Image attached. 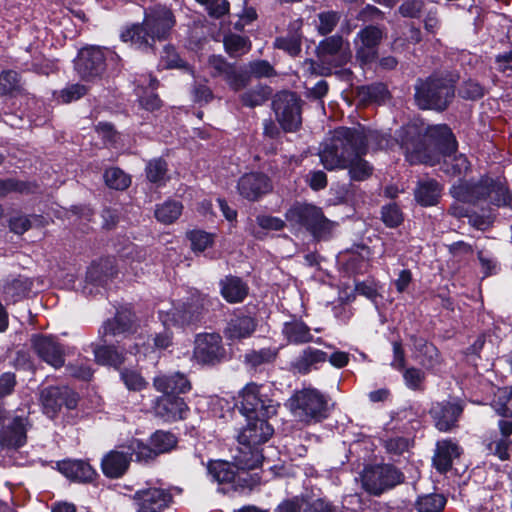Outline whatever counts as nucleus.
Instances as JSON below:
<instances>
[{
    "mask_svg": "<svg viewBox=\"0 0 512 512\" xmlns=\"http://www.w3.org/2000/svg\"><path fill=\"white\" fill-rule=\"evenodd\" d=\"M398 138L406 159L411 164L434 166L443 158L441 168L446 174L459 176L469 169L466 156L454 154L457 143L447 125L424 129L416 123H410L399 131Z\"/></svg>",
    "mask_w": 512,
    "mask_h": 512,
    "instance_id": "nucleus-1",
    "label": "nucleus"
},
{
    "mask_svg": "<svg viewBox=\"0 0 512 512\" xmlns=\"http://www.w3.org/2000/svg\"><path fill=\"white\" fill-rule=\"evenodd\" d=\"M377 138L376 131L363 126L337 128L320 150L321 163L328 170L347 169L351 180L364 181L371 176L373 168L362 156L369 143Z\"/></svg>",
    "mask_w": 512,
    "mask_h": 512,
    "instance_id": "nucleus-2",
    "label": "nucleus"
},
{
    "mask_svg": "<svg viewBox=\"0 0 512 512\" xmlns=\"http://www.w3.org/2000/svg\"><path fill=\"white\" fill-rule=\"evenodd\" d=\"M450 194L455 202L450 207L451 213L456 217L468 216L469 222L478 229H485L492 222L490 215H468L470 206H502L509 203L510 196L502 185L492 179H481L478 183L462 181L454 184Z\"/></svg>",
    "mask_w": 512,
    "mask_h": 512,
    "instance_id": "nucleus-3",
    "label": "nucleus"
},
{
    "mask_svg": "<svg viewBox=\"0 0 512 512\" xmlns=\"http://www.w3.org/2000/svg\"><path fill=\"white\" fill-rule=\"evenodd\" d=\"M175 23L172 11L158 5L145 12L142 25H134L122 32L121 39L123 42H131L138 48H147L152 46L155 40L166 39Z\"/></svg>",
    "mask_w": 512,
    "mask_h": 512,
    "instance_id": "nucleus-4",
    "label": "nucleus"
},
{
    "mask_svg": "<svg viewBox=\"0 0 512 512\" xmlns=\"http://www.w3.org/2000/svg\"><path fill=\"white\" fill-rule=\"evenodd\" d=\"M262 456L257 452H251V457L239 450L234 456V463L216 461L210 463L208 470L212 479L219 484H231L234 489L238 487H251L247 470L258 467L262 462Z\"/></svg>",
    "mask_w": 512,
    "mask_h": 512,
    "instance_id": "nucleus-5",
    "label": "nucleus"
},
{
    "mask_svg": "<svg viewBox=\"0 0 512 512\" xmlns=\"http://www.w3.org/2000/svg\"><path fill=\"white\" fill-rule=\"evenodd\" d=\"M454 97V79L451 76H431L415 87V100L421 109H446Z\"/></svg>",
    "mask_w": 512,
    "mask_h": 512,
    "instance_id": "nucleus-6",
    "label": "nucleus"
},
{
    "mask_svg": "<svg viewBox=\"0 0 512 512\" xmlns=\"http://www.w3.org/2000/svg\"><path fill=\"white\" fill-rule=\"evenodd\" d=\"M292 224L305 227L317 240H327L333 236L338 224L326 218L322 210L310 204L297 203L285 214Z\"/></svg>",
    "mask_w": 512,
    "mask_h": 512,
    "instance_id": "nucleus-7",
    "label": "nucleus"
},
{
    "mask_svg": "<svg viewBox=\"0 0 512 512\" xmlns=\"http://www.w3.org/2000/svg\"><path fill=\"white\" fill-rule=\"evenodd\" d=\"M288 407L295 417L305 423L319 422L327 416V400L315 388L296 391L288 400Z\"/></svg>",
    "mask_w": 512,
    "mask_h": 512,
    "instance_id": "nucleus-8",
    "label": "nucleus"
},
{
    "mask_svg": "<svg viewBox=\"0 0 512 512\" xmlns=\"http://www.w3.org/2000/svg\"><path fill=\"white\" fill-rule=\"evenodd\" d=\"M267 387L248 383L240 392V411L247 418L271 417L277 413L278 403L269 397Z\"/></svg>",
    "mask_w": 512,
    "mask_h": 512,
    "instance_id": "nucleus-9",
    "label": "nucleus"
},
{
    "mask_svg": "<svg viewBox=\"0 0 512 512\" xmlns=\"http://www.w3.org/2000/svg\"><path fill=\"white\" fill-rule=\"evenodd\" d=\"M361 478L363 488L373 495H380L403 481L402 473L389 464L368 466Z\"/></svg>",
    "mask_w": 512,
    "mask_h": 512,
    "instance_id": "nucleus-10",
    "label": "nucleus"
},
{
    "mask_svg": "<svg viewBox=\"0 0 512 512\" xmlns=\"http://www.w3.org/2000/svg\"><path fill=\"white\" fill-rule=\"evenodd\" d=\"M204 299L198 291H192L186 302H180L169 311H159V317L165 327L188 326L199 320Z\"/></svg>",
    "mask_w": 512,
    "mask_h": 512,
    "instance_id": "nucleus-11",
    "label": "nucleus"
},
{
    "mask_svg": "<svg viewBox=\"0 0 512 512\" xmlns=\"http://www.w3.org/2000/svg\"><path fill=\"white\" fill-rule=\"evenodd\" d=\"M268 417H251L247 419V425L238 435V442L246 457H251V452L257 451L261 456L258 446L266 443L274 434L273 427L267 421Z\"/></svg>",
    "mask_w": 512,
    "mask_h": 512,
    "instance_id": "nucleus-12",
    "label": "nucleus"
},
{
    "mask_svg": "<svg viewBox=\"0 0 512 512\" xmlns=\"http://www.w3.org/2000/svg\"><path fill=\"white\" fill-rule=\"evenodd\" d=\"M273 108L279 124L285 131L294 132L301 126L300 99L295 93H278L273 100Z\"/></svg>",
    "mask_w": 512,
    "mask_h": 512,
    "instance_id": "nucleus-13",
    "label": "nucleus"
},
{
    "mask_svg": "<svg viewBox=\"0 0 512 512\" xmlns=\"http://www.w3.org/2000/svg\"><path fill=\"white\" fill-rule=\"evenodd\" d=\"M177 443L176 437L169 432L156 431L147 445L139 439H132V448L136 449V461L148 462L162 453L172 450Z\"/></svg>",
    "mask_w": 512,
    "mask_h": 512,
    "instance_id": "nucleus-14",
    "label": "nucleus"
},
{
    "mask_svg": "<svg viewBox=\"0 0 512 512\" xmlns=\"http://www.w3.org/2000/svg\"><path fill=\"white\" fill-rule=\"evenodd\" d=\"M136 456V449L132 448V439L126 444L116 446L105 454L101 461V468L105 476L119 478L129 468L132 456Z\"/></svg>",
    "mask_w": 512,
    "mask_h": 512,
    "instance_id": "nucleus-15",
    "label": "nucleus"
},
{
    "mask_svg": "<svg viewBox=\"0 0 512 512\" xmlns=\"http://www.w3.org/2000/svg\"><path fill=\"white\" fill-rule=\"evenodd\" d=\"M108 54H112L109 49L95 46L82 49L75 63L78 74L86 79L100 75L104 71Z\"/></svg>",
    "mask_w": 512,
    "mask_h": 512,
    "instance_id": "nucleus-16",
    "label": "nucleus"
},
{
    "mask_svg": "<svg viewBox=\"0 0 512 512\" xmlns=\"http://www.w3.org/2000/svg\"><path fill=\"white\" fill-rule=\"evenodd\" d=\"M41 403L44 413L53 418L63 405L74 409L77 395L68 387H48L41 391Z\"/></svg>",
    "mask_w": 512,
    "mask_h": 512,
    "instance_id": "nucleus-17",
    "label": "nucleus"
},
{
    "mask_svg": "<svg viewBox=\"0 0 512 512\" xmlns=\"http://www.w3.org/2000/svg\"><path fill=\"white\" fill-rule=\"evenodd\" d=\"M222 338L217 333L199 334L195 340L194 357L202 364H214L224 357Z\"/></svg>",
    "mask_w": 512,
    "mask_h": 512,
    "instance_id": "nucleus-18",
    "label": "nucleus"
},
{
    "mask_svg": "<svg viewBox=\"0 0 512 512\" xmlns=\"http://www.w3.org/2000/svg\"><path fill=\"white\" fill-rule=\"evenodd\" d=\"M133 499L138 512H162L171 500V495L162 488L150 487L135 492Z\"/></svg>",
    "mask_w": 512,
    "mask_h": 512,
    "instance_id": "nucleus-19",
    "label": "nucleus"
},
{
    "mask_svg": "<svg viewBox=\"0 0 512 512\" xmlns=\"http://www.w3.org/2000/svg\"><path fill=\"white\" fill-rule=\"evenodd\" d=\"M237 190L243 198L256 201L272 190V182L263 173H246L238 180Z\"/></svg>",
    "mask_w": 512,
    "mask_h": 512,
    "instance_id": "nucleus-20",
    "label": "nucleus"
},
{
    "mask_svg": "<svg viewBox=\"0 0 512 512\" xmlns=\"http://www.w3.org/2000/svg\"><path fill=\"white\" fill-rule=\"evenodd\" d=\"M318 56L322 63L338 67L347 63L351 55L348 44L344 45L342 37L332 36L320 43Z\"/></svg>",
    "mask_w": 512,
    "mask_h": 512,
    "instance_id": "nucleus-21",
    "label": "nucleus"
},
{
    "mask_svg": "<svg viewBox=\"0 0 512 512\" xmlns=\"http://www.w3.org/2000/svg\"><path fill=\"white\" fill-rule=\"evenodd\" d=\"M383 36L382 31L375 26L362 29L355 40L357 58L363 63H369L376 57V47Z\"/></svg>",
    "mask_w": 512,
    "mask_h": 512,
    "instance_id": "nucleus-22",
    "label": "nucleus"
},
{
    "mask_svg": "<svg viewBox=\"0 0 512 512\" xmlns=\"http://www.w3.org/2000/svg\"><path fill=\"white\" fill-rule=\"evenodd\" d=\"M155 413L164 421L173 422L186 418L189 408L185 401L174 395H162L155 404Z\"/></svg>",
    "mask_w": 512,
    "mask_h": 512,
    "instance_id": "nucleus-23",
    "label": "nucleus"
},
{
    "mask_svg": "<svg viewBox=\"0 0 512 512\" xmlns=\"http://www.w3.org/2000/svg\"><path fill=\"white\" fill-rule=\"evenodd\" d=\"M463 411L459 402H441L432 406L430 413L435 421L436 427L443 432L450 430L457 422Z\"/></svg>",
    "mask_w": 512,
    "mask_h": 512,
    "instance_id": "nucleus-24",
    "label": "nucleus"
},
{
    "mask_svg": "<svg viewBox=\"0 0 512 512\" xmlns=\"http://www.w3.org/2000/svg\"><path fill=\"white\" fill-rule=\"evenodd\" d=\"M499 433L491 435L487 448L493 455L497 456L500 460L509 458V452L512 450V421L499 420L498 422Z\"/></svg>",
    "mask_w": 512,
    "mask_h": 512,
    "instance_id": "nucleus-25",
    "label": "nucleus"
},
{
    "mask_svg": "<svg viewBox=\"0 0 512 512\" xmlns=\"http://www.w3.org/2000/svg\"><path fill=\"white\" fill-rule=\"evenodd\" d=\"M27 420L23 417L10 419L0 430V444L19 448L26 443Z\"/></svg>",
    "mask_w": 512,
    "mask_h": 512,
    "instance_id": "nucleus-26",
    "label": "nucleus"
},
{
    "mask_svg": "<svg viewBox=\"0 0 512 512\" xmlns=\"http://www.w3.org/2000/svg\"><path fill=\"white\" fill-rule=\"evenodd\" d=\"M32 341L33 347L41 359L54 368L63 366V349L53 338L48 336H35Z\"/></svg>",
    "mask_w": 512,
    "mask_h": 512,
    "instance_id": "nucleus-27",
    "label": "nucleus"
},
{
    "mask_svg": "<svg viewBox=\"0 0 512 512\" xmlns=\"http://www.w3.org/2000/svg\"><path fill=\"white\" fill-rule=\"evenodd\" d=\"M153 386L163 395L182 394L191 390L190 381L180 372L157 375L153 379Z\"/></svg>",
    "mask_w": 512,
    "mask_h": 512,
    "instance_id": "nucleus-28",
    "label": "nucleus"
},
{
    "mask_svg": "<svg viewBox=\"0 0 512 512\" xmlns=\"http://www.w3.org/2000/svg\"><path fill=\"white\" fill-rule=\"evenodd\" d=\"M136 93L140 105L149 111H154L160 107L161 101L154 93L158 82L151 75H142L137 81Z\"/></svg>",
    "mask_w": 512,
    "mask_h": 512,
    "instance_id": "nucleus-29",
    "label": "nucleus"
},
{
    "mask_svg": "<svg viewBox=\"0 0 512 512\" xmlns=\"http://www.w3.org/2000/svg\"><path fill=\"white\" fill-rule=\"evenodd\" d=\"M460 454L461 449L456 443L450 440L438 441L433 456L434 467L441 473L447 472L451 468L453 460Z\"/></svg>",
    "mask_w": 512,
    "mask_h": 512,
    "instance_id": "nucleus-30",
    "label": "nucleus"
},
{
    "mask_svg": "<svg viewBox=\"0 0 512 512\" xmlns=\"http://www.w3.org/2000/svg\"><path fill=\"white\" fill-rule=\"evenodd\" d=\"M327 361V354L319 349L308 347L292 362V367L300 374H307L318 369L320 364Z\"/></svg>",
    "mask_w": 512,
    "mask_h": 512,
    "instance_id": "nucleus-31",
    "label": "nucleus"
},
{
    "mask_svg": "<svg viewBox=\"0 0 512 512\" xmlns=\"http://www.w3.org/2000/svg\"><path fill=\"white\" fill-rule=\"evenodd\" d=\"M59 470L67 478L79 481L89 482L95 476V470L92 466L81 460H65L58 463Z\"/></svg>",
    "mask_w": 512,
    "mask_h": 512,
    "instance_id": "nucleus-32",
    "label": "nucleus"
},
{
    "mask_svg": "<svg viewBox=\"0 0 512 512\" xmlns=\"http://www.w3.org/2000/svg\"><path fill=\"white\" fill-rule=\"evenodd\" d=\"M255 328L256 323L253 318L248 316L235 317L229 321L224 333L228 340L236 342L250 337Z\"/></svg>",
    "mask_w": 512,
    "mask_h": 512,
    "instance_id": "nucleus-33",
    "label": "nucleus"
},
{
    "mask_svg": "<svg viewBox=\"0 0 512 512\" xmlns=\"http://www.w3.org/2000/svg\"><path fill=\"white\" fill-rule=\"evenodd\" d=\"M31 287V280L25 276L9 277L3 283V293L6 300L15 303L26 297Z\"/></svg>",
    "mask_w": 512,
    "mask_h": 512,
    "instance_id": "nucleus-34",
    "label": "nucleus"
},
{
    "mask_svg": "<svg viewBox=\"0 0 512 512\" xmlns=\"http://www.w3.org/2000/svg\"><path fill=\"white\" fill-rule=\"evenodd\" d=\"M441 192L442 186L437 181H420L415 189V199L422 206H433L438 203Z\"/></svg>",
    "mask_w": 512,
    "mask_h": 512,
    "instance_id": "nucleus-35",
    "label": "nucleus"
},
{
    "mask_svg": "<svg viewBox=\"0 0 512 512\" xmlns=\"http://www.w3.org/2000/svg\"><path fill=\"white\" fill-rule=\"evenodd\" d=\"M282 334L292 344H303L313 340L310 328L298 319L285 322L282 327Z\"/></svg>",
    "mask_w": 512,
    "mask_h": 512,
    "instance_id": "nucleus-36",
    "label": "nucleus"
},
{
    "mask_svg": "<svg viewBox=\"0 0 512 512\" xmlns=\"http://www.w3.org/2000/svg\"><path fill=\"white\" fill-rule=\"evenodd\" d=\"M247 293L246 284L238 277L229 276L221 281V294L230 303L243 301Z\"/></svg>",
    "mask_w": 512,
    "mask_h": 512,
    "instance_id": "nucleus-37",
    "label": "nucleus"
},
{
    "mask_svg": "<svg viewBox=\"0 0 512 512\" xmlns=\"http://www.w3.org/2000/svg\"><path fill=\"white\" fill-rule=\"evenodd\" d=\"M134 323V315L129 308L119 310L113 321H108L104 325V333L119 335L129 332Z\"/></svg>",
    "mask_w": 512,
    "mask_h": 512,
    "instance_id": "nucleus-38",
    "label": "nucleus"
},
{
    "mask_svg": "<svg viewBox=\"0 0 512 512\" xmlns=\"http://www.w3.org/2000/svg\"><path fill=\"white\" fill-rule=\"evenodd\" d=\"M116 271L110 260L91 265L87 271L86 280L91 284L105 285Z\"/></svg>",
    "mask_w": 512,
    "mask_h": 512,
    "instance_id": "nucleus-39",
    "label": "nucleus"
},
{
    "mask_svg": "<svg viewBox=\"0 0 512 512\" xmlns=\"http://www.w3.org/2000/svg\"><path fill=\"white\" fill-rule=\"evenodd\" d=\"M183 210V205L179 201L168 200L158 205L155 210L156 219L164 224H171L179 218Z\"/></svg>",
    "mask_w": 512,
    "mask_h": 512,
    "instance_id": "nucleus-40",
    "label": "nucleus"
},
{
    "mask_svg": "<svg viewBox=\"0 0 512 512\" xmlns=\"http://www.w3.org/2000/svg\"><path fill=\"white\" fill-rule=\"evenodd\" d=\"M446 504V499L441 494L431 493L419 496L415 502L418 512H441Z\"/></svg>",
    "mask_w": 512,
    "mask_h": 512,
    "instance_id": "nucleus-41",
    "label": "nucleus"
},
{
    "mask_svg": "<svg viewBox=\"0 0 512 512\" xmlns=\"http://www.w3.org/2000/svg\"><path fill=\"white\" fill-rule=\"evenodd\" d=\"M96 361L101 365L119 367L124 362V356L113 346H101L94 350Z\"/></svg>",
    "mask_w": 512,
    "mask_h": 512,
    "instance_id": "nucleus-42",
    "label": "nucleus"
},
{
    "mask_svg": "<svg viewBox=\"0 0 512 512\" xmlns=\"http://www.w3.org/2000/svg\"><path fill=\"white\" fill-rule=\"evenodd\" d=\"M224 47L230 56L238 57L246 54L251 49V43L247 37L229 34L224 38Z\"/></svg>",
    "mask_w": 512,
    "mask_h": 512,
    "instance_id": "nucleus-43",
    "label": "nucleus"
},
{
    "mask_svg": "<svg viewBox=\"0 0 512 512\" xmlns=\"http://www.w3.org/2000/svg\"><path fill=\"white\" fill-rule=\"evenodd\" d=\"M492 406L498 414L512 417V388L504 387L498 389Z\"/></svg>",
    "mask_w": 512,
    "mask_h": 512,
    "instance_id": "nucleus-44",
    "label": "nucleus"
},
{
    "mask_svg": "<svg viewBox=\"0 0 512 512\" xmlns=\"http://www.w3.org/2000/svg\"><path fill=\"white\" fill-rule=\"evenodd\" d=\"M35 225H44V219L42 216L32 215V216H24L19 215L12 217L9 222L10 229L16 234H23L28 229Z\"/></svg>",
    "mask_w": 512,
    "mask_h": 512,
    "instance_id": "nucleus-45",
    "label": "nucleus"
},
{
    "mask_svg": "<svg viewBox=\"0 0 512 512\" xmlns=\"http://www.w3.org/2000/svg\"><path fill=\"white\" fill-rule=\"evenodd\" d=\"M358 95L363 101L383 102L388 96L387 87L382 83H376L359 88Z\"/></svg>",
    "mask_w": 512,
    "mask_h": 512,
    "instance_id": "nucleus-46",
    "label": "nucleus"
},
{
    "mask_svg": "<svg viewBox=\"0 0 512 512\" xmlns=\"http://www.w3.org/2000/svg\"><path fill=\"white\" fill-rule=\"evenodd\" d=\"M104 179L107 186L116 190H124L131 183L130 176L119 168L106 170Z\"/></svg>",
    "mask_w": 512,
    "mask_h": 512,
    "instance_id": "nucleus-47",
    "label": "nucleus"
},
{
    "mask_svg": "<svg viewBox=\"0 0 512 512\" xmlns=\"http://www.w3.org/2000/svg\"><path fill=\"white\" fill-rule=\"evenodd\" d=\"M167 164L162 159L151 160L146 166V175L150 182L162 185L167 180Z\"/></svg>",
    "mask_w": 512,
    "mask_h": 512,
    "instance_id": "nucleus-48",
    "label": "nucleus"
},
{
    "mask_svg": "<svg viewBox=\"0 0 512 512\" xmlns=\"http://www.w3.org/2000/svg\"><path fill=\"white\" fill-rule=\"evenodd\" d=\"M274 46L287 52L291 56H296L301 51V38L298 33H290L286 36L276 38Z\"/></svg>",
    "mask_w": 512,
    "mask_h": 512,
    "instance_id": "nucleus-49",
    "label": "nucleus"
},
{
    "mask_svg": "<svg viewBox=\"0 0 512 512\" xmlns=\"http://www.w3.org/2000/svg\"><path fill=\"white\" fill-rule=\"evenodd\" d=\"M120 377L126 388L130 391H141L148 385L140 372L134 369H123L120 372Z\"/></svg>",
    "mask_w": 512,
    "mask_h": 512,
    "instance_id": "nucleus-50",
    "label": "nucleus"
},
{
    "mask_svg": "<svg viewBox=\"0 0 512 512\" xmlns=\"http://www.w3.org/2000/svg\"><path fill=\"white\" fill-rule=\"evenodd\" d=\"M311 507L308 499L303 496H294L283 500L276 508L275 512H307Z\"/></svg>",
    "mask_w": 512,
    "mask_h": 512,
    "instance_id": "nucleus-51",
    "label": "nucleus"
},
{
    "mask_svg": "<svg viewBox=\"0 0 512 512\" xmlns=\"http://www.w3.org/2000/svg\"><path fill=\"white\" fill-rule=\"evenodd\" d=\"M191 248L195 252H202L214 242V235L202 230H193L188 234Z\"/></svg>",
    "mask_w": 512,
    "mask_h": 512,
    "instance_id": "nucleus-52",
    "label": "nucleus"
},
{
    "mask_svg": "<svg viewBox=\"0 0 512 512\" xmlns=\"http://www.w3.org/2000/svg\"><path fill=\"white\" fill-rule=\"evenodd\" d=\"M360 252H349L347 253V268L354 273L362 272L363 268L366 267V259L369 255V249L365 246L358 248Z\"/></svg>",
    "mask_w": 512,
    "mask_h": 512,
    "instance_id": "nucleus-53",
    "label": "nucleus"
},
{
    "mask_svg": "<svg viewBox=\"0 0 512 512\" xmlns=\"http://www.w3.org/2000/svg\"><path fill=\"white\" fill-rule=\"evenodd\" d=\"M270 95V90L267 87H259L249 90L242 95V102L248 107H255L262 105Z\"/></svg>",
    "mask_w": 512,
    "mask_h": 512,
    "instance_id": "nucleus-54",
    "label": "nucleus"
},
{
    "mask_svg": "<svg viewBox=\"0 0 512 512\" xmlns=\"http://www.w3.org/2000/svg\"><path fill=\"white\" fill-rule=\"evenodd\" d=\"M87 93V88L84 85L80 84H71L62 89L58 96L57 100L61 103H70L72 101H76L80 99Z\"/></svg>",
    "mask_w": 512,
    "mask_h": 512,
    "instance_id": "nucleus-55",
    "label": "nucleus"
},
{
    "mask_svg": "<svg viewBox=\"0 0 512 512\" xmlns=\"http://www.w3.org/2000/svg\"><path fill=\"white\" fill-rule=\"evenodd\" d=\"M405 385L411 390H421L425 380V373L417 368L410 367L403 371Z\"/></svg>",
    "mask_w": 512,
    "mask_h": 512,
    "instance_id": "nucleus-56",
    "label": "nucleus"
},
{
    "mask_svg": "<svg viewBox=\"0 0 512 512\" xmlns=\"http://www.w3.org/2000/svg\"><path fill=\"white\" fill-rule=\"evenodd\" d=\"M276 358V351L270 348H263L259 351H253L246 355V361L253 367L264 363H270Z\"/></svg>",
    "mask_w": 512,
    "mask_h": 512,
    "instance_id": "nucleus-57",
    "label": "nucleus"
},
{
    "mask_svg": "<svg viewBox=\"0 0 512 512\" xmlns=\"http://www.w3.org/2000/svg\"><path fill=\"white\" fill-rule=\"evenodd\" d=\"M382 220L388 227H396L403 221L402 213L396 204L382 208Z\"/></svg>",
    "mask_w": 512,
    "mask_h": 512,
    "instance_id": "nucleus-58",
    "label": "nucleus"
},
{
    "mask_svg": "<svg viewBox=\"0 0 512 512\" xmlns=\"http://www.w3.org/2000/svg\"><path fill=\"white\" fill-rule=\"evenodd\" d=\"M248 67L250 74L257 78L271 77L275 75L274 68L266 60L252 61L249 63Z\"/></svg>",
    "mask_w": 512,
    "mask_h": 512,
    "instance_id": "nucleus-59",
    "label": "nucleus"
},
{
    "mask_svg": "<svg viewBox=\"0 0 512 512\" xmlns=\"http://www.w3.org/2000/svg\"><path fill=\"white\" fill-rule=\"evenodd\" d=\"M199 4L203 5L208 13L212 16H222L229 9L227 0H196Z\"/></svg>",
    "mask_w": 512,
    "mask_h": 512,
    "instance_id": "nucleus-60",
    "label": "nucleus"
},
{
    "mask_svg": "<svg viewBox=\"0 0 512 512\" xmlns=\"http://www.w3.org/2000/svg\"><path fill=\"white\" fill-rule=\"evenodd\" d=\"M257 224L267 231H280L285 227V221L279 217L270 215H259L256 218Z\"/></svg>",
    "mask_w": 512,
    "mask_h": 512,
    "instance_id": "nucleus-61",
    "label": "nucleus"
},
{
    "mask_svg": "<svg viewBox=\"0 0 512 512\" xmlns=\"http://www.w3.org/2000/svg\"><path fill=\"white\" fill-rule=\"evenodd\" d=\"M339 20L336 12H324L319 14V32L323 35L330 33Z\"/></svg>",
    "mask_w": 512,
    "mask_h": 512,
    "instance_id": "nucleus-62",
    "label": "nucleus"
},
{
    "mask_svg": "<svg viewBox=\"0 0 512 512\" xmlns=\"http://www.w3.org/2000/svg\"><path fill=\"white\" fill-rule=\"evenodd\" d=\"M161 65L165 68H181L183 67V61L179 58L175 49L170 46L164 48L163 54L161 55Z\"/></svg>",
    "mask_w": 512,
    "mask_h": 512,
    "instance_id": "nucleus-63",
    "label": "nucleus"
},
{
    "mask_svg": "<svg viewBox=\"0 0 512 512\" xmlns=\"http://www.w3.org/2000/svg\"><path fill=\"white\" fill-rule=\"evenodd\" d=\"M459 94L466 99H477L483 95V88L479 83L468 80L460 87Z\"/></svg>",
    "mask_w": 512,
    "mask_h": 512,
    "instance_id": "nucleus-64",
    "label": "nucleus"
}]
</instances>
